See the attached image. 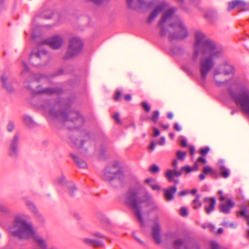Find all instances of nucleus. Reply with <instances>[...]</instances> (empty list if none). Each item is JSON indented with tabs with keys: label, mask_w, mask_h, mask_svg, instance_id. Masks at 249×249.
Here are the masks:
<instances>
[{
	"label": "nucleus",
	"mask_w": 249,
	"mask_h": 249,
	"mask_svg": "<svg viewBox=\"0 0 249 249\" xmlns=\"http://www.w3.org/2000/svg\"><path fill=\"white\" fill-rule=\"evenodd\" d=\"M166 3L164 1L161 2L160 4L156 6L153 9L149 17L147 19V22L150 23L152 22L160 13L162 12L166 7Z\"/></svg>",
	"instance_id": "6ab92c4d"
},
{
	"label": "nucleus",
	"mask_w": 249,
	"mask_h": 249,
	"mask_svg": "<svg viewBox=\"0 0 249 249\" xmlns=\"http://www.w3.org/2000/svg\"><path fill=\"white\" fill-rule=\"evenodd\" d=\"M25 215L16 216L13 225L10 228L11 234L20 239H28L32 237L34 240L41 248L45 249L47 245L45 240L40 236L36 235L31 224L27 223Z\"/></svg>",
	"instance_id": "7ed1b4c3"
},
{
	"label": "nucleus",
	"mask_w": 249,
	"mask_h": 249,
	"mask_svg": "<svg viewBox=\"0 0 249 249\" xmlns=\"http://www.w3.org/2000/svg\"><path fill=\"white\" fill-rule=\"evenodd\" d=\"M205 18L210 22H214L217 18V12L214 10H209L205 15Z\"/></svg>",
	"instance_id": "bb28decb"
},
{
	"label": "nucleus",
	"mask_w": 249,
	"mask_h": 249,
	"mask_svg": "<svg viewBox=\"0 0 249 249\" xmlns=\"http://www.w3.org/2000/svg\"><path fill=\"white\" fill-rule=\"evenodd\" d=\"M71 101H55L46 100L41 105L45 113L52 119L58 120L65 125L70 124L69 129L76 128L83 124L84 120L79 112L70 110Z\"/></svg>",
	"instance_id": "f03ea898"
},
{
	"label": "nucleus",
	"mask_w": 249,
	"mask_h": 249,
	"mask_svg": "<svg viewBox=\"0 0 249 249\" xmlns=\"http://www.w3.org/2000/svg\"><path fill=\"white\" fill-rule=\"evenodd\" d=\"M227 91L231 98L236 103L239 104L243 110L249 115V89L243 88L237 93L230 87Z\"/></svg>",
	"instance_id": "0eeeda50"
},
{
	"label": "nucleus",
	"mask_w": 249,
	"mask_h": 249,
	"mask_svg": "<svg viewBox=\"0 0 249 249\" xmlns=\"http://www.w3.org/2000/svg\"><path fill=\"white\" fill-rule=\"evenodd\" d=\"M53 14L52 12H50V13L48 15H46L45 14H42L41 15V17L44 19H50L52 18Z\"/></svg>",
	"instance_id": "5fc2aeb1"
},
{
	"label": "nucleus",
	"mask_w": 249,
	"mask_h": 249,
	"mask_svg": "<svg viewBox=\"0 0 249 249\" xmlns=\"http://www.w3.org/2000/svg\"><path fill=\"white\" fill-rule=\"evenodd\" d=\"M180 145L183 147H186L187 146V141L185 139H182L180 141Z\"/></svg>",
	"instance_id": "6e6d98bb"
},
{
	"label": "nucleus",
	"mask_w": 249,
	"mask_h": 249,
	"mask_svg": "<svg viewBox=\"0 0 249 249\" xmlns=\"http://www.w3.org/2000/svg\"><path fill=\"white\" fill-rule=\"evenodd\" d=\"M175 12V8L172 7L169 8L163 14L161 18L159 21L158 23V27L160 28L159 34L160 36L163 37L166 35L167 32V29L164 26V24L168 19L172 17Z\"/></svg>",
	"instance_id": "ddd939ff"
},
{
	"label": "nucleus",
	"mask_w": 249,
	"mask_h": 249,
	"mask_svg": "<svg viewBox=\"0 0 249 249\" xmlns=\"http://www.w3.org/2000/svg\"><path fill=\"white\" fill-rule=\"evenodd\" d=\"M91 235L95 237L102 239L106 238V236L102 233L99 232H94L91 233Z\"/></svg>",
	"instance_id": "49530a36"
},
{
	"label": "nucleus",
	"mask_w": 249,
	"mask_h": 249,
	"mask_svg": "<svg viewBox=\"0 0 249 249\" xmlns=\"http://www.w3.org/2000/svg\"><path fill=\"white\" fill-rule=\"evenodd\" d=\"M183 172H185L186 173H189L192 172L191 167L189 165H185L182 166L179 171L177 170L168 169L165 173V177L169 182H173L175 184H178L179 183V179L175 178V177H180Z\"/></svg>",
	"instance_id": "9b49d317"
},
{
	"label": "nucleus",
	"mask_w": 249,
	"mask_h": 249,
	"mask_svg": "<svg viewBox=\"0 0 249 249\" xmlns=\"http://www.w3.org/2000/svg\"><path fill=\"white\" fill-rule=\"evenodd\" d=\"M152 189L154 190H159L160 189V186L158 185L149 184Z\"/></svg>",
	"instance_id": "774afa93"
},
{
	"label": "nucleus",
	"mask_w": 249,
	"mask_h": 249,
	"mask_svg": "<svg viewBox=\"0 0 249 249\" xmlns=\"http://www.w3.org/2000/svg\"><path fill=\"white\" fill-rule=\"evenodd\" d=\"M67 73L63 69H59L56 71L55 72L50 74L49 77H53L55 76H58L61 75L65 74Z\"/></svg>",
	"instance_id": "c9c22d12"
},
{
	"label": "nucleus",
	"mask_w": 249,
	"mask_h": 249,
	"mask_svg": "<svg viewBox=\"0 0 249 249\" xmlns=\"http://www.w3.org/2000/svg\"><path fill=\"white\" fill-rule=\"evenodd\" d=\"M134 0H125L127 6L128 8L131 9L133 7Z\"/></svg>",
	"instance_id": "3c124183"
},
{
	"label": "nucleus",
	"mask_w": 249,
	"mask_h": 249,
	"mask_svg": "<svg viewBox=\"0 0 249 249\" xmlns=\"http://www.w3.org/2000/svg\"><path fill=\"white\" fill-rule=\"evenodd\" d=\"M107 147L105 144H102L99 149V157L101 159H105L106 158V152Z\"/></svg>",
	"instance_id": "473e14b6"
},
{
	"label": "nucleus",
	"mask_w": 249,
	"mask_h": 249,
	"mask_svg": "<svg viewBox=\"0 0 249 249\" xmlns=\"http://www.w3.org/2000/svg\"><path fill=\"white\" fill-rule=\"evenodd\" d=\"M113 117L114 119H115L118 123H120L121 120L120 119V116L119 113H116L114 114Z\"/></svg>",
	"instance_id": "052dcab7"
},
{
	"label": "nucleus",
	"mask_w": 249,
	"mask_h": 249,
	"mask_svg": "<svg viewBox=\"0 0 249 249\" xmlns=\"http://www.w3.org/2000/svg\"><path fill=\"white\" fill-rule=\"evenodd\" d=\"M89 133H85V138L83 139L81 137L79 139H77L74 141V144L78 149L83 148L84 144L86 142H91Z\"/></svg>",
	"instance_id": "b1692460"
},
{
	"label": "nucleus",
	"mask_w": 249,
	"mask_h": 249,
	"mask_svg": "<svg viewBox=\"0 0 249 249\" xmlns=\"http://www.w3.org/2000/svg\"><path fill=\"white\" fill-rule=\"evenodd\" d=\"M209 151V147L208 146H205L199 150V153L202 156H205L208 154Z\"/></svg>",
	"instance_id": "79ce46f5"
},
{
	"label": "nucleus",
	"mask_w": 249,
	"mask_h": 249,
	"mask_svg": "<svg viewBox=\"0 0 249 249\" xmlns=\"http://www.w3.org/2000/svg\"><path fill=\"white\" fill-rule=\"evenodd\" d=\"M0 211L1 212L6 213L8 212L7 208L4 205L0 203Z\"/></svg>",
	"instance_id": "8fccbe9b"
},
{
	"label": "nucleus",
	"mask_w": 249,
	"mask_h": 249,
	"mask_svg": "<svg viewBox=\"0 0 249 249\" xmlns=\"http://www.w3.org/2000/svg\"><path fill=\"white\" fill-rule=\"evenodd\" d=\"M179 214L183 217H186L188 215V210L185 207H181L180 209Z\"/></svg>",
	"instance_id": "a18cd8bd"
},
{
	"label": "nucleus",
	"mask_w": 249,
	"mask_h": 249,
	"mask_svg": "<svg viewBox=\"0 0 249 249\" xmlns=\"http://www.w3.org/2000/svg\"><path fill=\"white\" fill-rule=\"evenodd\" d=\"M182 69L188 75H191L192 74V72L189 68L183 67Z\"/></svg>",
	"instance_id": "864d4df0"
},
{
	"label": "nucleus",
	"mask_w": 249,
	"mask_h": 249,
	"mask_svg": "<svg viewBox=\"0 0 249 249\" xmlns=\"http://www.w3.org/2000/svg\"><path fill=\"white\" fill-rule=\"evenodd\" d=\"M23 69L22 71L21 74L24 75L25 73L28 74V78H27L24 82V87L30 90L33 94L34 95L40 94H46L47 95H53V94H60L63 92V90L61 88L54 87L50 88L47 87L44 89H42V87L40 85L37 86L36 88V89H33V83L34 82H38L43 77H46L45 75L39 74V73H34L31 72L30 69L27 66V64L25 62L22 63Z\"/></svg>",
	"instance_id": "39448f33"
},
{
	"label": "nucleus",
	"mask_w": 249,
	"mask_h": 249,
	"mask_svg": "<svg viewBox=\"0 0 249 249\" xmlns=\"http://www.w3.org/2000/svg\"><path fill=\"white\" fill-rule=\"evenodd\" d=\"M137 1L139 6L142 8H151L155 4L154 0H137Z\"/></svg>",
	"instance_id": "cd10ccee"
},
{
	"label": "nucleus",
	"mask_w": 249,
	"mask_h": 249,
	"mask_svg": "<svg viewBox=\"0 0 249 249\" xmlns=\"http://www.w3.org/2000/svg\"><path fill=\"white\" fill-rule=\"evenodd\" d=\"M20 134L18 132H16L9 142L8 154L9 157L14 160L17 159L18 156V146L20 142Z\"/></svg>",
	"instance_id": "f8f14e48"
},
{
	"label": "nucleus",
	"mask_w": 249,
	"mask_h": 249,
	"mask_svg": "<svg viewBox=\"0 0 249 249\" xmlns=\"http://www.w3.org/2000/svg\"><path fill=\"white\" fill-rule=\"evenodd\" d=\"M26 204L30 211L35 214L37 213V210L34 204L30 201H26Z\"/></svg>",
	"instance_id": "f704fd0d"
},
{
	"label": "nucleus",
	"mask_w": 249,
	"mask_h": 249,
	"mask_svg": "<svg viewBox=\"0 0 249 249\" xmlns=\"http://www.w3.org/2000/svg\"><path fill=\"white\" fill-rule=\"evenodd\" d=\"M194 53L192 60L196 61L199 54H208L209 56L200 59L199 61V71L201 77L205 80L214 66V57H218L220 51L217 49L215 43L212 40L207 38L206 35L202 32L196 31L195 34Z\"/></svg>",
	"instance_id": "f257e3e1"
},
{
	"label": "nucleus",
	"mask_w": 249,
	"mask_h": 249,
	"mask_svg": "<svg viewBox=\"0 0 249 249\" xmlns=\"http://www.w3.org/2000/svg\"><path fill=\"white\" fill-rule=\"evenodd\" d=\"M63 39L57 35L53 36L51 37L44 40L41 42L42 44H47L53 49H58L62 45Z\"/></svg>",
	"instance_id": "4468645a"
},
{
	"label": "nucleus",
	"mask_w": 249,
	"mask_h": 249,
	"mask_svg": "<svg viewBox=\"0 0 249 249\" xmlns=\"http://www.w3.org/2000/svg\"><path fill=\"white\" fill-rule=\"evenodd\" d=\"M201 197L200 194H197L196 195V198L193 201V207L195 210H196L201 207L202 204L199 201Z\"/></svg>",
	"instance_id": "2f4dec72"
},
{
	"label": "nucleus",
	"mask_w": 249,
	"mask_h": 249,
	"mask_svg": "<svg viewBox=\"0 0 249 249\" xmlns=\"http://www.w3.org/2000/svg\"><path fill=\"white\" fill-rule=\"evenodd\" d=\"M177 191V187L174 185L170 187L168 189H164L163 190L164 195L166 200L168 201H171L173 199L174 194Z\"/></svg>",
	"instance_id": "393cba45"
},
{
	"label": "nucleus",
	"mask_w": 249,
	"mask_h": 249,
	"mask_svg": "<svg viewBox=\"0 0 249 249\" xmlns=\"http://www.w3.org/2000/svg\"><path fill=\"white\" fill-rule=\"evenodd\" d=\"M197 162L199 163H202L203 164H205L206 163V160L204 158V156H201L199 157L197 159Z\"/></svg>",
	"instance_id": "4d7b16f0"
},
{
	"label": "nucleus",
	"mask_w": 249,
	"mask_h": 249,
	"mask_svg": "<svg viewBox=\"0 0 249 249\" xmlns=\"http://www.w3.org/2000/svg\"><path fill=\"white\" fill-rule=\"evenodd\" d=\"M203 204L206 213L209 214L215 209L216 200L213 197H205L203 199Z\"/></svg>",
	"instance_id": "a211bd4d"
},
{
	"label": "nucleus",
	"mask_w": 249,
	"mask_h": 249,
	"mask_svg": "<svg viewBox=\"0 0 249 249\" xmlns=\"http://www.w3.org/2000/svg\"><path fill=\"white\" fill-rule=\"evenodd\" d=\"M212 171H213L212 168L209 166H205L203 168V170H202V172L205 175H207L209 173H211V172Z\"/></svg>",
	"instance_id": "de8ad7c7"
},
{
	"label": "nucleus",
	"mask_w": 249,
	"mask_h": 249,
	"mask_svg": "<svg viewBox=\"0 0 249 249\" xmlns=\"http://www.w3.org/2000/svg\"><path fill=\"white\" fill-rule=\"evenodd\" d=\"M247 209L244 208L241 211L239 212V214L241 216L243 217V218H245L247 220V222L249 226V214H248L247 213Z\"/></svg>",
	"instance_id": "4c0bfd02"
},
{
	"label": "nucleus",
	"mask_w": 249,
	"mask_h": 249,
	"mask_svg": "<svg viewBox=\"0 0 249 249\" xmlns=\"http://www.w3.org/2000/svg\"><path fill=\"white\" fill-rule=\"evenodd\" d=\"M172 165L174 169V170H177V168H178V161L176 159L173 160Z\"/></svg>",
	"instance_id": "e2e57ef3"
},
{
	"label": "nucleus",
	"mask_w": 249,
	"mask_h": 249,
	"mask_svg": "<svg viewBox=\"0 0 249 249\" xmlns=\"http://www.w3.org/2000/svg\"><path fill=\"white\" fill-rule=\"evenodd\" d=\"M122 96V91L117 90L116 91L115 96H114V100L115 101H119L120 100L121 97Z\"/></svg>",
	"instance_id": "09e8293b"
},
{
	"label": "nucleus",
	"mask_w": 249,
	"mask_h": 249,
	"mask_svg": "<svg viewBox=\"0 0 249 249\" xmlns=\"http://www.w3.org/2000/svg\"><path fill=\"white\" fill-rule=\"evenodd\" d=\"M131 96L130 94H127L124 96V99L126 101H129L131 100Z\"/></svg>",
	"instance_id": "338daca9"
},
{
	"label": "nucleus",
	"mask_w": 249,
	"mask_h": 249,
	"mask_svg": "<svg viewBox=\"0 0 249 249\" xmlns=\"http://www.w3.org/2000/svg\"><path fill=\"white\" fill-rule=\"evenodd\" d=\"M234 206V203L231 199H228L226 203H221L219 205V209L221 213L228 214L230 213L231 209Z\"/></svg>",
	"instance_id": "aec40b11"
},
{
	"label": "nucleus",
	"mask_w": 249,
	"mask_h": 249,
	"mask_svg": "<svg viewBox=\"0 0 249 249\" xmlns=\"http://www.w3.org/2000/svg\"><path fill=\"white\" fill-rule=\"evenodd\" d=\"M141 105L142 108L145 112H148L150 110V106L147 102L144 101L142 102Z\"/></svg>",
	"instance_id": "37998d69"
},
{
	"label": "nucleus",
	"mask_w": 249,
	"mask_h": 249,
	"mask_svg": "<svg viewBox=\"0 0 249 249\" xmlns=\"http://www.w3.org/2000/svg\"><path fill=\"white\" fill-rule=\"evenodd\" d=\"M15 127V123L13 121H9L7 125V130L8 132H12Z\"/></svg>",
	"instance_id": "ea45409f"
},
{
	"label": "nucleus",
	"mask_w": 249,
	"mask_h": 249,
	"mask_svg": "<svg viewBox=\"0 0 249 249\" xmlns=\"http://www.w3.org/2000/svg\"><path fill=\"white\" fill-rule=\"evenodd\" d=\"M234 72V70L233 66L231 65H227L223 71V75H228L230 74H232Z\"/></svg>",
	"instance_id": "72a5a7b5"
},
{
	"label": "nucleus",
	"mask_w": 249,
	"mask_h": 249,
	"mask_svg": "<svg viewBox=\"0 0 249 249\" xmlns=\"http://www.w3.org/2000/svg\"><path fill=\"white\" fill-rule=\"evenodd\" d=\"M49 58V55L48 52L40 46L34 49L29 56L31 63L36 67L45 65Z\"/></svg>",
	"instance_id": "6e6552de"
},
{
	"label": "nucleus",
	"mask_w": 249,
	"mask_h": 249,
	"mask_svg": "<svg viewBox=\"0 0 249 249\" xmlns=\"http://www.w3.org/2000/svg\"><path fill=\"white\" fill-rule=\"evenodd\" d=\"M83 46V44L80 39L76 37L72 38L70 40L67 52L64 56V59H68L80 53Z\"/></svg>",
	"instance_id": "9d476101"
},
{
	"label": "nucleus",
	"mask_w": 249,
	"mask_h": 249,
	"mask_svg": "<svg viewBox=\"0 0 249 249\" xmlns=\"http://www.w3.org/2000/svg\"><path fill=\"white\" fill-rule=\"evenodd\" d=\"M248 3L243 0H233L228 3V10L231 11L233 9H237L238 12L249 11Z\"/></svg>",
	"instance_id": "2eb2a0df"
},
{
	"label": "nucleus",
	"mask_w": 249,
	"mask_h": 249,
	"mask_svg": "<svg viewBox=\"0 0 249 249\" xmlns=\"http://www.w3.org/2000/svg\"><path fill=\"white\" fill-rule=\"evenodd\" d=\"M23 121L26 126L30 128L33 127L36 125L32 117L27 115L23 116Z\"/></svg>",
	"instance_id": "c85d7f7f"
},
{
	"label": "nucleus",
	"mask_w": 249,
	"mask_h": 249,
	"mask_svg": "<svg viewBox=\"0 0 249 249\" xmlns=\"http://www.w3.org/2000/svg\"><path fill=\"white\" fill-rule=\"evenodd\" d=\"M223 75V71H221L220 69H216L213 71V79L216 85L218 87H222L226 85L230 82V80L221 81L219 79L218 76L219 75Z\"/></svg>",
	"instance_id": "4be33fe9"
},
{
	"label": "nucleus",
	"mask_w": 249,
	"mask_h": 249,
	"mask_svg": "<svg viewBox=\"0 0 249 249\" xmlns=\"http://www.w3.org/2000/svg\"><path fill=\"white\" fill-rule=\"evenodd\" d=\"M152 196L147 192L143 194H140L136 189H131L125 194V204L133 211L141 227L144 225V222L142 215V205L151 202Z\"/></svg>",
	"instance_id": "20e7f679"
},
{
	"label": "nucleus",
	"mask_w": 249,
	"mask_h": 249,
	"mask_svg": "<svg viewBox=\"0 0 249 249\" xmlns=\"http://www.w3.org/2000/svg\"><path fill=\"white\" fill-rule=\"evenodd\" d=\"M82 240L85 245L90 246L95 248L105 246V243L100 240L84 238Z\"/></svg>",
	"instance_id": "412c9836"
},
{
	"label": "nucleus",
	"mask_w": 249,
	"mask_h": 249,
	"mask_svg": "<svg viewBox=\"0 0 249 249\" xmlns=\"http://www.w3.org/2000/svg\"><path fill=\"white\" fill-rule=\"evenodd\" d=\"M176 156L178 160L183 161L185 160L186 156V152L178 150L176 152Z\"/></svg>",
	"instance_id": "58836bf2"
},
{
	"label": "nucleus",
	"mask_w": 249,
	"mask_h": 249,
	"mask_svg": "<svg viewBox=\"0 0 249 249\" xmlns=\"http://www.w3.org/2000/svg\"><path fill=\"white\" fill-rule=\"evenodd\" d=\"M189 150L191 156L194 155L195 151V149L194 146H190L189 147Z\"/></svg>",
	"instance_id": "680f3d73"
},
{
	"label": "nucleus",
	"mask_w": 249,
	"mask_h": 249,
	"mask_svg": "<svg viewBox=\"0 0 249 249\" xmlns=\"http://www.w3.org/2000/svg\"><path fill=\"white\" fill-rule=\"evenodd\" d=\"M165 143V140L163 137H160L159 141L158 142V144L160 145H163Z\"/></svg>",
	"instance_id": "bf43d9fd"
},
{
	"label": "nucleus",
	"mask_w": 249,
	"mask_h": 249,
	"mask_svg": "<svg viewBox=\"0 0 249 249\" xmlns=\"http://www.w3.org/2000/svg\"><path fill=\"white\" fill-rule=\"evenodd\" d=\"M153 136L154 137H157L160 135V132L158 128L154 127V128H153Z\"/></svg>",
	"instance_id": "603ef678"
},
{
	"label": "nucleus",
	"mask_w": 249,
	"mask_h": 249,
	"mask_svg": "<svg viewBox=\"0 0 249 249\" xmlns=\"http://www.w3.org/2000/svg\"><path fill=\"white\" fill-rule=\"evenodd\" d=\"M159 115L160 113L158 110H155L153 111V115L151 117L152 121L154 123H157L159 118Z\"/></svg>",
	"instance_id": "a19ab883"
},
{
	"label": "nucleus",
	"mask_w": 249,
	"mask_h": 249,
	"mask_svg": "<svg viewBox=\"0 0 249 249\" xmlns=\"http://www.w3.org/2000/svg\"><path fill=\"white\" fill-rule=\"evenodd\" d=\"M189 193V192L187 190H182V191L178 192V196H185Z\"/></svg>",
	"instance_id": "13d9d810"
},
{
	"label": "nucleus",
	"mask_w": 249,
	"mask_h": 249,
	"mask_svg": "<svg viewBox=\"0 0 249 249\" xmlns=\"http://www.w3.org/2000/svg\"><path fill=\"white\" fill-rule=\"evenodd\" d=\"M54 182L55 184L57 185L65 184L66 182L65 177L63 175H61L60 177L57 178L55 179Z\"/></svg>",
	"instance_id": "e433bc0d"
},
{
	"label": "nucleus",
	"mask_w": 249,
	"mask_h": 249,
	"mask_svg": "<svg viewBox=\"0 0 249 249\" xmlns=\"http://www.w3.org/2000/svg\"><path fill=\"white\" fill-rule=\"evenodd\" d=\"M124 175L119 163L115 161L107 165L103 171L102 179L111 186L117 188L122 185Z\"/></svg>",
	"instance_id": "423d86ee"
},
{
	"label": "nucleus",
	"mask_w": 249,
	"mask_h": 249,
	"mask_svg": "<svg viewBox=\"0 0 249 249\" xmlns=\"http://www.w3.org/2000/svg\"><path fill=\"white\" fill-rule=\"evenodd\" d=\"M219 169L220 172L221 176L224 178H228L230 175V173L228 170L224 166L223 163H219Z\"/></svg>",
	"instance_id": "7c9ffc66"
},
{
	"label": "nucleus",
	"mask_w": 249,
	"mask_h": 249,
	"mask_svg": "<svg viewBox=\"0 0 249 249\" xmlns=\"http://www.w3.org/2000/svg\"><path fill=\"white\" fill-rule=\"evenodd\" d=\"M149 171L152 173H157L159 172L160 169L158 165L153 164L150 167Z\"/></svg>",
	"instance_id": "c03bdc74"
},
{
	"label": "nucleus",
	"mask_w": 249,
	"mask_h": 249,
	"mask_svg": "<svg viewBox=\"0 0 249 249\" xmlns=\"http://www.w3.org/2000/svg\"><path fill=\"white\" fill-rule=\"evenodd\" d=\"M174 129L177 131H180L181 130V127L179 126L178 123H175L174 124Z\"/></svg>",
	"instance_id": "0e129e2a"
},
{
	"label": "nucleus",
	"mask_w": 249,
	"mask_h": 249,
	"mask_svg": "<svg viewBox=\"0 0 249 249\" xmlns=\"http://www.w3.org/2000/svg\"><path fill=\"white\" fill-rule=\"evenodd\" d=\"M169 26L175 30L174 32L169 34L168 40L170 42L181 40L188 36L187 30L180 20L170 23Z\"/></svg>",
	"instance_id": "1a4fd4ad"
},
{
	"label": "nucleus",
	"mask_w": 249,
	"mask_h": 249,
	"mask_svg": "<svg viewBox=\"0 0 249 249\" xmlns=\"http://www.w3.org/2000/svg\"><path fill=\"white\" fill-rule=\"evenodd\" d=\"M173 247L175 249H200L196 244L191 243L187 244L182 239H177L173 242Z\"/></svg>",
	"instance_id": "dca6fc26"
},
{
	"label": "nucleus",
	"mask_w": 249,
	"mask_h": 249,
	"mask_svg": "<svg viewBox=\"0 0 249 249\" xmlns=\"http://www.w3.org/2000/svg\"><path fill=\"white\" fill-rule=\"evenodd\" d=\"M67 185L69 195L71 197L74 196L77 192V188L72 182H68Z\"/></svg>",
	"instance_id": "c756f323"
},
{
	"label": "nucleus",
	"mask_w": 249,
	"mask_h": 249,
	"mask_svg": "<svg viewBox=\"0 0 249 249\" xmlns=\"http://www.w3.org/2000/svg\"><path fill=\"white\" fill-rule=\"evenodd\" d=\"M0 82L3 89H4L7 92L11 93L14 91L13 88V80L12 79L7 76L6 74H2L0 77Z\"/></svg>",
	"instance_id": "f3484780"
},
{
	"label": "nucleus",
	"mask_w": 249,
	"mask_h": 249,
	"mask_svg": "<svg viewBox=\"0 0 249 249\" xmlns=\"http://www.w3.org/2000/svg\"><path fill=\"white\" fill-rule=\"evenodd\" d=\"M159 124L160 125L161 127L164 130H166L168 129L169 127V125L168 124H163L161 123H160Z\"/></svg>",
	"instance_id": "69168bd1"
},
{
	"label": "nucleus",
	"mask_w": 249,
	"mask_h": 249,
	"mask_svg": "<svg viewBox=\"0 0 249 249\" xmlns=\"http://www.w3.org/2000/svg\"><path fill=\"white\" fill-rule=\"evenodd\" d=\"M160 227L159 225L155 224L152 227V234L155 242L159 244L161 243V237L160 235Z\"/></svg>",
	"instance_id": "5701e85b"
},
{
	"label": "nucleus",
	"mask_w": 249,
	"mask_h": 249,
	"mask_svg": "<svg viewBox=\"0 0 249 249\" xmlns=\"http://www.w3.org/2000/svg\"><path fill=\"white\" fill-rule=\"evenodd\" d=\"M70 156L77 166L82 168H86L87 167L86 162L83 160L79 159L76 155L71 154Z\"/></svg>",
	"instance_id": "a878e982"
}]
</instances>
